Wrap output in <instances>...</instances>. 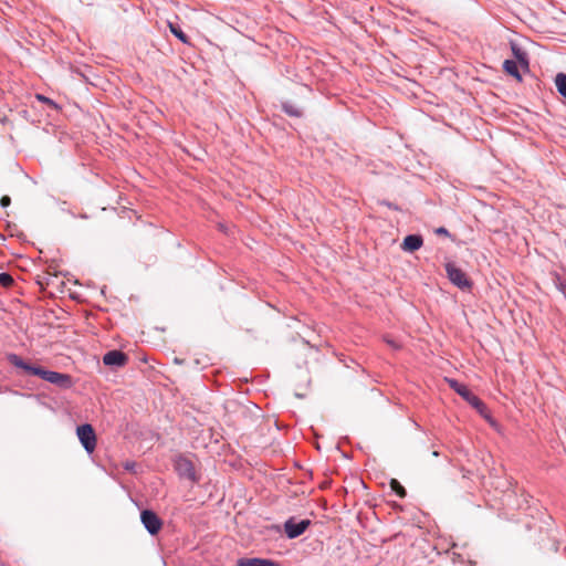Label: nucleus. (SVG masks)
Returning <instances> with one entry per match:
<instances>
[{
  "mask_svg": "<svg viewBox=\"0 0 566 566\" xmlns=\"http://www.w3.org/2000/svg\"><path fill=\"white\" fill-rule=\"evenodd\" d=\"M283 108H284L285 113H287L289 115L301 116V111L295 106L284 105Z\"/></svg>",
  "mask_w": 566,
  "mask_h": 566,
  "instance_id": "obj_17",
  "label": "nucleus"
},
{
  "mask_svg": "<svg viewBox=\"0 0 566 566\" xmlns=\"http://www.w3.org/2000/svg\"><path fill=\"white\" fill-rule=\"evenodd\" d=\"M555 85L558 93L566 98V74L558 73L555 77Z\"/></svg>",
  "mask_w": 566,
  "mask_h": 566,
  "instance_id": "obj_12",
  "label": "nucleus"
},
{
  "mask_svg": "<svg viewBox=\"0 0 566 566\" xmlns=\"http://www.w3.org/2000/svg\"><path fill=\"white\" fill-rule=\"evenodd\" d=\"M436 232H437L438 234H443V235H448V234H449V232H448V230H447L446 228H438V229L436 230Z\"/></svg>",
  "mask_w": 566,
  "mask_h": 566,
  "instance_id": "obj_20",
  "label": "nucleus"
},
{
  "mask_svg": "<svg viewBox=\"0 0 566 566\" xmlns=\"http://www.w3.org/2000/svg\"><path fill=\"white\" fill-rule=\"evenodd\" d=\"M127 360V355L119 350H111L106 353L103 357V363L106 366L123 367L126 365Z\"/></svg>",
  "mask_w": 566,
  "mask_h": 566,
  "instance_id": "obj_8",
  "label": "nucleus"
},
{
  "mask_svg": "<svg viewBox=\"0 0 566 566\" xmlns=\"http://www.w3.org/2000/svg\"><path fill=\"white\" fill-rule=\"evenodd\" d=\"M390 489L400 497L403 499L407 495L406 489L399 483L398 480H390Z\"/></svg>",
  "mask_w": 566,
  "mask_h": 566,
  "instance_id": "obj_14",
  "label": "nucleus"
},
{
  "mask_svg": "<svg viewBox=\"0 0 566 566\" xmlns=\"http://www.w3.org/2000/svg\"><path fill=\"white\" fill-rule=\"evenodd\" d=\"M140 520L144 524L145 528L151 534L156 535L163 527V521L159 518V516L150 511V510H144L140 513Z\"/></svg>",
  "mask_w": 566,
  "mask_h": 566,
  "instance_id": "obj_6",
  "label": "nucleus"
},
{
  "mask_svg": "<svg viewBox=\"0 0 566 566\" xmlns=\"http://www.w3.org/2000/svg\"><path fill=\"white\" fill-rule=\"evenodd\" d=\"M38 98H39L40 101H43V102H45V103H48V104L52 105V106H55V104H54L50 98H48V97H44V96H42V95H38Z\"/></svg>",
  "mask_w": 566,
  "mask_h": 566,
  "instance_id": "obj_19",
  "label": "nucleus"
},
{
  "mask_svg": "<svg viewBox=\"0 0 566 566\" xmlns=\"http://www.w3.org/2000/svg\"><path fill=\"white\" fill-rule=\"evenodd\" d=\"M423 240L420 235L409 234L407 235L401 244L405 251L413 252L422 247Z\"/></svg>",
  "mask_w": 566,
  "mask_h": 566,
  "instance_id": "obj_9",
  "label": "nucleus"
},
{
  "mask_svg": "<svg viewBox=\"0 0 566 566\" xmlns=\"http://www.w3.org/2000/svg\"><path fill=\"white\" fill-rule=\"evenodd\" d=\"M449 386L459 394L463 399H465L476 411L486 419L490 423H493V420L490 416L489 409L485 403L475 396L465 385L460 384L455 379H447Z\"/></svg>",
  "mask_w": 566,
  "mask_h": 566,
  "instance_id": "obj_2",
  "label": "nucleus"
},
{
  "mask_svg": "<svg viewBox=\"0 0 566 566\" xmlns=\"http://www.w3.org/2000/svg\"><path fill=\"white\" fill-rule=\"evenodd\" d=\"M11 203V199L9 196H3L1 199H0V205L1 207L6 208L8 206H10Z\"/></svg>",
  "mask_w": 566,
  "mask_h": 566,
  "instance_id": "obj_18",
  "label": "nucleus"
},
{
  "mask_svg": "<svg viewBox=\"0 0 566 566\" xmlns=\"http://www.w3.org/2000/svg\"><path fill=\"white\" fill-rule=\"evenodd\" d=\"M512 52L516 62L521 63L523 66L527 67V61L525 53L517 46V44L512 43L511 45Z\"/></svg>",
  "mask_w": 566,
  "mask_h": 566,
  "instance_id": "obj_13",
  "label": "nucleus"
},
{
  "mask_svg": "<svg viewBox=\"0 0 566 566\" xmlns=\"http://www.w3.org/2000/svg\"><path fill=\"white\" fill-rule=\"evenodd\" d=\"M175 469L178 475L182 479H187L191 482H197L199 480L192 461L186 457L179 455L175 460Z\"/></svg>",
  "mask_w": 566,
  "mask_h": 566,
  "instance_id": "obj_5",
  "label": "nucleus"
},
{
  "mask_svg": "<svg viewBox=\"0 0 566 566\" xmlns=\"http://www.w3.org/2000/svg\"><path fill=\"white\" fill-rule=\"evenodd\" d=\"M170 32L177 36L182 43H189V38L177 25L169 23Z\"/></svg>",
  "mask_w": 566,
  "mask_h": 566,
  "instance_id": "obj_15",
  "label": "nucleus"
},
{
  "mask_svg": "<svg viewBox=\"0 0 566 566\" xmlns=\"http://www.w3.org/2000/svg\"><path fill=\"white\" fill-rule=\"evenodd\" d=\"M14 280L9 273H0V285L3 287H10Z\"/></svg>",
  "mask_w": 566,
  "mask_h": 566,
  "instance_id": "obj_16",
  "label": "nucleus"
},
{
  "mask_svg": "<svg viewBox=\"0 0 566 566\" xmlns=\"http://www.w3.org/2000/svg\"><path fill=\"white\" fill-rule=\"evenodd\" d=\"M503 69L504 71L513 76L514 78H516L518 82L522 81V75L518 71V66H517V62L514 61V60H505L504 63H503Z\"/></svg>",
  "mask_w": 566,
  "mask_h": 566,
  "instance_id": "obj_10",
  "label": "nucleus"
},
{
  "mask_svg": "<svg viewBox=\"0 0 566 566\" xmlns=\"http://www.w3.org/2000/svg\"><path fill=\"white\" fill-rule=\"evenodd\" d=\"M239 566H279V565L269 559L242 558L239 560Z\"/></svg>",
  "mask_w": 566,
  "mask_h": 566,
  "instance_id": "obj_11",
  "label": "nucleus"
},
{
  "mask_svg": "<svg viewBox=\"0 0 566 566\" xmlns=\"http://www.w3.org/2000/svg\"><path fill=\"white\" fill-rule=\"evenodd\" d=\"M446 271L449 280L461 290H470L472 287V281L469 279L467 273L458 268L453 262L446 263Z\"/></svg>",
  "mask_w": 566,
  "mask_h": 566,
  "instance_id": "obj_3",
  "label": "nucleus"
},
{
  "mask_svg": "<svg viewBox=\"0 0 566 566\" xmlns=\"http://www.w3.org/2000/svg\"><path fill=\"white\" fill-rule=\"evenodd\" d=\"M7 359L12 366L22 369L25 374L38 376L61 388H70L72 386L71 376L66 374L51 371L43 369L40 366L30 365L17 354H9Z\"/></svg>",
  "mask_w": 566,
  "mask_h": 566,
  "instance_id": "obj_1",
  "label": "nucleus"
},
{
  "mask_svg": "<svg viewBox=\"0 0 566 566\" xmlns=\"http://www.w3.org/2000/svg\"><path fill=\"white\" fill-rule=\"evenodd\" d=\"M310 525V520L296 522L294 517H291L284 523V532L289 538H296L302 535Z\"/></svg>",
  "mask_w": 566,
  "mask_h": 566,
  "instance_id": "obj_7",
  "label": "nucleus"
},
{
  "mask_svg": "<svg viewBox=\"0 0 566 566\" xmlns=\"http://www.w3.org/2000/svg\"><path fill=\"white\" fill-rule=\"evenodd\" d=\"M76 434L78 440L81 441L83 448L88 452L92 453L96 448V434L93 429V427L88 423L81 424L76 429Z\"/></svg>",
  "mask_w": 566,
  "mask_h": 566,
  "instance_id": "obj_4",
  "label": "nucleus"
}]
</instances>
